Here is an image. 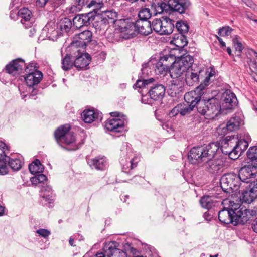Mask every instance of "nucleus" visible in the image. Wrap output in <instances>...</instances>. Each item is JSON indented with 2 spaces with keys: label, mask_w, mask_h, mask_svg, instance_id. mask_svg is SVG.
<instances>
[{
  "label": "nucleus",
  "mask_w": 257,
  "mask_h": 257,
  "mask_svg": "<svg viewBox=\"0 0 257 257\" xmlns=\"http://www.w3.org/2000/svg\"><path fill=\"white\" fill-rule=\"evenodd\" d=\"M74 66V62L71 59L70 55L66 54L61 61V68L65 71L71 69Z\"/></svg>",
  "instance_id": "obj_36"
},
{
  "label": "nucleus",
  "mask_w": 257,
  "mask_h": 257,
  "mask_svg": "<svg viewBox=\"0 0 257 257\" xmlns=\"http://www.w3.org/2000/svg\"><path fill=\"white\" fill-rule=\"evenodd\" d=\"M234 209L225 208L218 212V219L224 224L235 223Z\"/></svg>",
  "instance_id": "obj_21"
},
{
  "label": "nucleus",
  "mask_w": 257,
  "mask_h": 257,
  "mask_svg": "<svg viewBox=\"0 0 257 257\" xmlns=\"http://www.w3.org/2000/svg\"><path fill=\"white\" fill-rule=\"evenodd\" d=\"M137 34L147 36L152 32L150 21L138 20L136 21Z\"/></svg>",
  "instance_id": "obj_23"
},
{
  "label": "nucleus",
  "mask_w": 257,
  "mask_h": 257,
  "mask_svg": "<svg viewBox=\"0 0 257 257\" xmlns=\"http://www.w3.org/2000/svg\"><path fill=\"white\" fill-rule=\"evenodd\" d=\"M154 80H155L154 79L152 78L148 79H144L143 80H138L137 81V82H136L135 86L137 88H141L144 87L146 85L154 82Z\"/></svg>",
  "instance_id": "obj_50"
},
{
  "label": "nucleus",
  "mask_w": 257,
  "mask_h": 257,
  "mask_svg": "<svg viewBox=\"0 0 257 257\" xmlns=\"http://www.w3.org/2000/svg\"><path fill=\"white\" fill-rule=\"evenodd\" d=\"M176 61L187 71L193 68L194 66V59L192 56L187 55L181 56Z\"/></svg>",
  "instance_id": "obj_27"
},
{
  "label": "nucleus",
  "mask_w": 257,
  "mask_h": 257,
  "mask_svg": "<svg viewBox=\"0 0 257 257\" xmlns=\"http://www.w3.org/2000/svg\"><path fill=\"white\" fill-rule=\"evenodd\" d=\"M7 162L9 166L14 171H18L22 167V162L19 159H12L9 157Z\"/></svg>",
  "instance_id": "obj_40"
},
{
  "label": "nucleus",
  "mask_w": 257,
  "mask_h": 257,
  "mask_svg": "<svg viewBox=\"0 0 257 257\" xmlns=\"http://www.w3.org/2000/svg\"><path fill=\"white\" fill-rule=\"evenodd\" d=\"M216 38L219 41L220 45L222 48H224V47H226L225 43L223 41L222 38H221L220 37H219V36H218L217 35H216Z\"/></svg>",
  "instance_id": "obj_64"
},
{
  "label": "nucleus",
  "mask_w": 257,
  "mask_h": 257,
  "mask_svg": "<svg viewBox=\"0 0 257 257\" xmlns=\"http://www.w3.org/2000/svg\"><path fill=\"white\" fill-rule=\"evenodd\" d=\"M7 161H0V175H6L8 173V167L7 166Z\"/></svg>",
  "instance_id": "obj_55"
},
{
  "label": "nucleus",
  "mask_w": 257,
  "mask_h": 257,
  "mask_svg": "<svg viewBox=\"0 0 257 257\" xmlns=\"http://www.w3.org/2000/svg\"><path fill=\"white\" fill-rule=\"evenodd\" d=\"M139 20L147 21L151 17L150 10L149 8H142L138 13Z\"/></svg>",
  "instance_id": "obj_46"
},
{
  "label": "nucleus",
  "mask_w": 257,
  "mask_h": 257,
  "mask_svg": "<svg viewBox=\"0 0 257 257\" xmlns=\"http://www.w3.org/2000/svg\"><path fill=\"white\" fill-rule=\"evenodd\" d=\"M174 21L169 18H164L163 20L162 35H169L172 33L174 29Z\"/></svg>",
  "instance_id": "obj_30"
},
{
  "label": "nucleus",
  "mask_w": 257,
  "mask_h": 257,
  "mask_svg": "<svg viewBox=\"0 0 257 257\" xmlns=\"http://www.w3.org/2000/svg\"><path fill=\"white\" fill-rule=\"evenodd\" d=\"M70 129V125L66 124L61 126L55 131L54 136L58 143L69 145L75 143V137L73 133L69 132Z\"/></svg>",
  "instance_id": "obj_7"
},
{
  "label": "nucleus",
  "mask_w": 257,
  "mask_h": 257,
  "mask_svg": "<svg viewBox=\"0 0 257 257\" xmlns=\"http://www.w3.org/2000/svg\"><path fill=\"white\" fill-rule=\"evenodd\" d=\"M176 28L179 34L185 35L188 32L189 26L187 22L183 21H178L176 23Z\"/></svg>",
  "instance_id": "obj_39"
},
{
  "label": "nucleus",
  "mask_w": 257,
  "mask_h": 257,
  "mask_svg": "<svg viewBox=\"0 0 257 257\" xmlns=\"http://www.w3.org/2000/svg\"><path fill=\"white\" fill-rule=\"evenodd\" d=\"M111 116L115 118L107 120L105 124V128L108 130L114 132H122L124 128L125 125L127 123V117L124 115H121L117 111L111 112Z\"/></svg>",
  "instance_id": "obj_4"
},
{
  "label": "nucleus",
  "mask_w": 257,
  "mask_h": 257,
  "mask_svg": "<svg viewBox=\"0 0 257 257\" xmlns=\"http://www.w3.org/2000/svg\"><path fill=\"white\" fill-rule=\"evenodd\" d=\"M42 34L45 35L49 40H55L60 35L57 25L53 21H50L47 23L42 30Z\"/></svg>",
  "instance_id": "obj_17"
},
{
  "label": "nucleus",
  "mask_w": 257,
  "mask_h": 257,
  "mask_svg": "<svg viewBox=\"0 0 257 257\" xmlns=\"http://www.w3.org/2000/svg\"><path fill=\"white\" fill-rule=\"evenodd\" d=\"M20 3V0H11L10 8H12L13 7L18 8L19 4Z\"/></svg>",
  "instance_id": "obj_61"
},
{
  "label": "nucleus",
  "mask_w": 257,
  "mask_h": 257,
  "mask_svg": "<svg viewBox=\"0 0 257 257\" xmlns=\"http://www.w3.org/2000/svg\"><path fill=\"white\" fill-rule=\"evenodd\" d=\"M81 18L83 21V24L85 25H87L90 24V22L94 20L95 17L97 15L94 13V12H89L85 14H79Z\"/></svg>",
  "instance_id": "obj_41"
},
{
  "label": "nucleus",
  "mask_w": 257,
  "mask_h": 257,
  "mask_svg": "<svg viewBox=\"0 0 257 257\" xmlns=\"http://www.w3.org/2000/svg\"><path fill=\"white\" fill-rule=\"evenodd\" d=\"M206 72L203 69L196 65H194L193 68L186 71L185 81L189 86L196 85L202 80Z\"/></svg>",
  "instance_id": "obj_6"
},
{
  "label": "nucleus",
  "mask_w": 257,
  "mask_h": 257,
  "mask_svg": "<svg viewBox=\"0 0 257 257\" xmlns=\"http://www.w3.org/2000/svg\"><path fill=\"white\" fill-rule=\"evenodd\" d=\"M219 149V144L214 142L207 145L194 147L188 154V159L192 164L198 165L205 162L207 171L212 174H217L222 172L225 166L224 161L216 157Z\"/></svg>",
  "instance_id": "obj_1"
},
{
  "label": "nucleus",
  "mask_w": 257,
  "mask_h": 257,
  "mask_svg": "<svg viewBox=\"0 0 257 257\" xmlns=\"http://www.w3.org/2000/svg\"><path fill=\"white\" fill-rule=\"evenodd\" d=\"M234 144V142L232 140H229L225 143L221 149L223 154L228 155L231 159L236 160L242 153Z\"/></svg>",
  "instance_id": "obj_16"
},
{
  "label": "nucleus",
  "mask_w": 257,
  "mask_h": 257,
  "mask_svg": "<svg viewBox=\"0 0 257 257\" xmlns=\"http://www.w3.org/2000/svg\"><path fill=\"white\" fill-rule=\"evenodd\" d=\"M233 29L229 26L223 27L218 30V34L220 36H229L232 32Z\"/></svg>",
  "instance_id": "obj_52"
},
{
  "label": "nucleus",
  "mask_w": 257,
  "mask_h": 257,
  "mask_svg": "<svg viewBox=\"0 0 257 257\" xmlns=\"http://www.w3.org/2000/svg\"><path fill=\"white\" fill-rule=\"evenodd\" d=\"M88 164L92 168H94L98 170H104L107 166V163L106 158L96 157L88 161Z\"/></svg>",
  "instance_id": "obj_26"
},
{
  "label": "nucleus",
  "mask_w": 257,
  "mask_h": 257,
  "mask_svg": "<svg viewBox=\"0 0 257 257\" xmlns=\"http://www.w3.org/2000/svg\"><path fill=\"white\" fill-rule=\"evenodd\" d=\"M180 107L179 104L173 108L170 112L169 115L170 117H174L177 115L179 113L180 114Z\"/></svg>",
  "instance_id": "obj_57"
},
{
  "label": "nucleus",
  "mask_w": 257,
  "mask_h": 257,
  "mask_svg": "<svg viewBox=\"0 0 257 257\" xmlns=\"http://www.w3.org/2000/svg\"><path fill=\"white\" fill-rule=\"evenodd\" d=\"M26 68L24 61L22 59L18 58L13 60L7 65L5 69L8 73L15 76L21 73L23 70L24 68L26 69Z\"/></svg>",
  "instance_id": "obj_15"
},
{
  "label": "nucleus",
  "mask_w": 257,
  "mask_h": 257,
  "mask_svg": "<svg viewBox=\"0 0 257 257\" xmlns=\"http://www.w3.org/2000/svg\"><path fill=\"white\" fill-rule=\"evenodd\" d=\"M248 64L251 73V75L253 77L257 76V63L256 61L250 59L248 62Z\"/></svg>",
  "instance_id": "obj_51"
},
{
  "label": "nucleus",
  "mask_w": 257,
  "mask_h": 257,
  "mask_svg": "<svg viewBox=\"0 0 257 257\" xmlns=\"http://www.w3.org/2000/svg\"><path fill=\"white\" fill-rule=\"evenodd\" d=\"M91 60V56L88 53H82L75 59L74 66L78 70L84 69L89 65Z\"/></svg>",
  "instance_id": "obj_22"
},
{
  "label": "nucleus",
  "mask_w": 257,
  "mask_h": 257,
  "mask_svg": "<svg viewBox=\"0 0 257 257\" xmlns=\"http://www.w3.org/2000/svg\"><path fill=\"white\" fill-rule=\"evenodd\" d=\"M251 228L257 233V217L251 221Z\"/></svg>",
  "instance_id": "obj_62"
},
{
  "label": "nucleus",
  "mask_w": 257,
  "mask_h": 257,
  "mask_svg": "<svg viewBox=\"0 0 257 257\" xmlns=\"http://www.w3.org/2000/svg\"><path fill=\"white\" fill-rule=\"evenodd\" d=\"M235 225L238 224H245L250 220L251 217L257 214V207L253 209H247L245 207L239 206L234 208Z\"/></svg>",
  "instance_id": "obj_5"
},
{
  "label": "nucleus",
  "mask_w": 257,
  "mask_h": 257,
  "mask_svg": "<svg viewBox=\"0 0 257 257\" xmlns=\"http://www.w3.org/2000/svg\"><path fill=\"white\" fill-rule=\"evenodd\" d=\"M212 75H213L212 73L210 72L208 75L206 76L203 80V82L201 83L200 85L196 88L197 91L202 92V90L204 89V88L205 86H207L209 85L210 81V77H211Z\"/></svg>",
  "instance_id": "obj_53"
},
{
  "label": "nucleus",
  "mask_w": 257,
  "mask_h": 257,
  "mask_svg": "<svg viewBox=\"0 0 257 257\" xmlns=\"http://www.w3.org/2000/svg\"><path fill=\"white\" fill-rule=\"evenodd\" d=\"M39 236L43 237L45 238L48 237L50 235V232L46 229H39L36 231Z\"/></svg>",
  "instance_id": "obj_56"
},
{
  "label": "nucleus",
  "mask_w": 257,
  "mask_h": 257,
  "mask_svg": "<svg viewBox=\"0 0 257 257\" xmlns=\"http://www.w3.org/2000/svg\"><path fill=\"white\" fill-rule=\"evenodd\" d=\"M151 26L152 30H154L156 33L160 35H162L163 20L155 19L152 21Z\"/></svg>",
  "instance_id": "obj_42"
},
{
  "label": "nucleus",
  "mask_w": 257,
  "mask_h": 257,
  "mask_svg": "<svg viewBox=\"0 0 257 257\" xmlns=\"http://www.w3.org/2000/svg\"><path fill=\"white\" fill-rule=\"evenodd\" d=\"M121 32L123 33L125 39L132 38L137 35V25L135 22L127 21L120 26Z\"/></svg>",
  "instance_id": "obj_19"
},
{
  "label": "nucleus",
  "mask_w": 257,
  "mask_h": 257,
  "mask_svg": "<svg viewBox=\"0 0 257 257\" xmlns=\"http://www.w3.org/2000/svg\"><path fill=\"white\" fill-rule=\"evenodd\" d=\"M9 153V149L6 144L0 142V161H7L8 158L7 154Z\"/></svg>",
  "instance_id": "obj_44"
},
{
  "label": "nucleus",
  "mask_w": 257,
  "mask_h": 257,
  "mask_svg": "<svg viewBox=\"0 0 257 257\" xmlns=\"http://www.w3.org/2000/svg\"><path fill=\"white\" fill-rule=\"evenodd\" d=\"M232 141L235 144V146L236 148L239 149L242 153H243L248 147V143L244 139H240L236 141V139L233 138Z\"/></svg>",
  "instance_id": "obj_43"
},
{
  "label": "nucleus",
  "mask_w": 257,
  "mask_h": 257,
  "mask_svg": "<svg viewBox=\"0 0 257 257\" xmlns=\"http://www.w3.org/2000/svg\"><path fill=\"white\" fill-rule=\"evenodd\" d=\"M25 71L26 74L24 78L27 86L29 87H32L34 85H37L40 83L43 76L42 73L35 69L32 65L26 67Z\"/></svg>",
  "instance_id": "obj_9"
},
{
  "label": "nucleus",
  "mask_w": 257,
  "mask_h": 257,
  "mask_svg": "<svg viewBox=\"0 0 257 257\" xmlns=\"http://www.w3.org/2000/svg\"><path fill=\"white\" fill-rule=\"evenodd\" d=\"M175 57L172 54H167L161 57L156 64L155 67V73L157 74H165L170 72V67L174 62Z\"/></svg>",
  "instance_id": "obj_8"
},
{
  "label": "nucleus",
  "mask_w": 257,
  "mask_h": 257,
  "mask_svg": "<svg viewBox=\"0 0 257 257\" xmlns=\"http://www.w3.org/2000/svg\"><path fill=\"white\" fill-rule=\"evenodd\" d=\"M180 107V114L182 116L185 115L187 114L190 113L191 111L193 110L195 107H192L191 105L187 104H179Z\"/></svg>",
  "instance_id": "obj_48"
},
{
  "label": "nucleus",
  "mask_w": 257,
  "mask_h": 257,
  "mask_svg": "<svg viewBox=\"0 0 257 257\" xmlns=\"http://www.w3.org/2000/svg\"><path fill=\"white\" fill-rule=\"evenodd\" d=\"M257 197V194L255 193L249 188L243 191L241 195V200L243 202L250 204L252 202H255V199Z\"/></svg>",
  "instance_id": "obj_31"
},
{
  "label": "nucleus",
  "mask_w": 257,
  "mask_h": 257,
  "mask_svg": "<svg viewBox=\"0 0 257 257\" xmlns=\"http://www.w3.org/2000/svg\"><path fill=\"white\" fill-rule=\"evenodd\" d=\"M73 25L77 29L81 28L83 26L85 25L83 24V21L81 18L79 14L75 16L73 19Z\"/></svg>",
  "instance_id": "obj_54"
},
{
  "label": "nucleus",
  "mask_w": 257,
  "mask_h": 257,
  "mask_svg": "<svg viewBox=\"0 0 257 257\" xmlns=\"http://www.w3.org/2000/svg\"><path fill=\"white\" fill-rule=\"evenodd\" d=\"M48 1V0H37L36 5L41 8L43 7Z\"/></svg>",
  "instance_id": "obj_63"
},
{
  "label": "nucleus",
  "mask_w": 257,
  "mask_h": 257,
  "mask_svg": "<svg viewBox=\"0 0 257 257\" xmlns=\"http://www.w3.org/2000/svg\"><path fill=\"white\" fill-rule=\"evenodd\" d=\"M249 183V188L255 193L257 194V179L254 181L251 180Z\"/></svg>",
  "instance_id": "obj_58"
},
{
  "label": "nucleus",
  "mask_w": 257,
  "mask_h": 257,
  "mask_svg": "<svg viewBox=\"0 0 257 257\" xmlns=\"http://www.w3.org/2000/svg\"><path fill=\"white\" fill-rule=\"evenodd\" d=\"M184 73H186L185 69L178 63L176 58L174 59V62L170 67V74L173 79L178 78L181 77Z\"/></svg>",
  "instance_id": "obj_25"
},
{
  "label": "nucleus",
  "mask_w": 257,
  "mask_h": 257,
  "mask_svg": "<svg viewBox=\"0 0 257 257\" xmlns=\"http://www.w3.org/2000/svg\"><path fill=\"white\" fill-rule=\"evenodd\" d=\"M103 4L102 3H98L94 0H92L88 4L87 6L89 8L94 7L91 12H94V13L99 15L100 12V9L103 7Z\"/></svg>",
  "instance_id": "obj_45"
},
{
  "label": "nucleus",
  "mask_w": 257,
  "mask_h": 257,
  "mask_svg": "<svg viewBox=\"0 0 257 257\" xmlns=\"http://www.w3.org/2000/svg\"><path fill=\"white\" fill-rule=\"evenodd\" d=\"M221 99L223 109H231L237 104V97L230 90L227 89L222 94Z\"/></svg>",
  "instance_id": "obj_14"
},
{
  "label": "nucleus",
  "mask_w": 257,
  "mask_h": 257,
  "mask_svg": "<svg viewBox=\"0 0 257 257\" xmlns=\"http://www.w3.org/2000/svg\"><path fill=\"white\" fill-rule=\"evenodd\" d=\"M221 106L220 101L215 97L202 100L199 103L197 110L207 119H212L220 113Z\"/></svg>",
  "instance_id": "obj_2"
},
{
  "label": "nucleus",
  "mask_w": 257,
  "mask_h": 257,
  "mask_svg": "<svg viewBox=\"0 0 257 257\" xmlns=\"http://www.w3.org/2000/svg\"><path fill=\"white\" fill-rule=\"evenodd\" d=\"M203 92L197 91V88L194 91H191L186 93L184 95V99L187 104L191 105L192 107L199 106V103L202 100L201 96Z\"/></svg>",
  "instance_id": "obj_18"
},
{
  "label": "nucleus",
  "mask_w": 257,
  "mask_h": 257,
  "mask_svg": "<svg viewBox=\"0 0 257 257\" xmlns=\"http://www.w3.org/2000/svg\"><path fill=\"white\" fill-rule=\"evenodd\" d=\"M241 123V119L239 116L231 117L227 122L225 126L223 125L219 126L218 128V133L221 135H225L230 132H233L238 129Z\"/></svg>",
  "instance_id": "obj_13"
},
{
  "label": "nucleus",
  "mask_w": 257,
  "mask_h": 257,
  "mask_svg": "<svg viewBox=\"0 0 257 257\" xmlns=\"http://www.w3.org/2000/svg\"><path fill=\"white\" fill-rule=\"evenodd\" d=\"M117 14L113 11H105L102 15L100 24L107 25L114 24L116 20Z\"/></svg>",
  "instance_id": "obj_29"
},
{
  "label": "nucleus",
  "mask_w": 257,
  "mask_h": 257,
  "mask_svg": "<svg viewBox=\"0 0 257 257\" xmlns=\"http://www.w3.org/2000/svg\"><path fill=\"white\" fill-rule=\"evenodd\" d=\"M18 15L21 17V22L24 23V22L28 21L32 17L31 12L26 8H22L18 12Z\"/></svg>",
  "instance_id": "obj_35"
},
{
  "label": "nucleus",
  "mask_w": 257,
  "mask_h": 257,
  "mask_svg": "<svg viewBox=\"0 0 257 257\" xmlns=\"http://www.w3.org/2000/svg\"><path fill=\"white\" fill-rule=\"evenodd\" d=\"M118 243L110 241L105 244L103 250L107 257H126L125 251L117 248Z\"/></svg>",
  "instance_id": "obj_10"
},
{
  "label": "nucleus",
  "mask_w": 257,
  "mask_h": 257,
  "mask_svg": "<svg viewBox=\"0 0 257 257\" xmlns=\"http://www.w3.org/2000/svg\"><path fill=\"white\" fill-rule=\"evenodd\" d=\"M233 44H234L236 51L239 53L238 55H240L244 47L242 43L238 40V38L237 35L235 36L233 39Z\"/></svg>",
  "instance_id": "obj_49"
},
{
  "label": "nucleus",
  "mask_w": 257,
  "mask_h": 257,
  "mask_svg": "<svg viewBox=\"0 0 257 257\" xmlns=\"http://www.w3.org/2000/svg\"><path fill=\"white\" fill-rule=\"evenodd\" d=\"M220 185L225 192H235L239 188L240 182L237 174L229 173L224 174L221 177Z\"/></svg>",
  "instance_id": "obj_3"
},
{
  "label": "nucleus",
  "mask_w": 257,
  "mask_h": 257,
  "mask_svg": "<svg viewBox=\"0 0 257 257\" xmlns=\"http://www.w3.org/2000/svg\"><path fill=\"white\" fill-rule=\"evenodd\" d=\"M247 156L254 166L257 167V146L250 147L247 152Z\"/></svg>",
  "instance_id": "obj_37"
},
{
  "label": "nucleus",
  "mask_w": 257,
  "mask_h": 257,
  "mask_svg": "<svg viewBox=\"0 0 257 257\" xmlns=\"http://www.w3.org/2000/svg\"><path fill=\"white\" fill-rule=\"evenodd\" d=\"M140 159L138 157H134L130 161L131 163V168L132 169L134 167H136L137 165L138 162L139 161Z\"/></svg>",
  "instance_id": "obj_59"
},
{
  "label": "nucleus",
  "mask_w": 257,
  "mask_h": 257,
  "mask_svg": "<svg viewBox=\"0 0 257 257\" xmlns=\"http://www.w3.org/2000/svg\"><path fill=\"white\" fill-rule=\"evenodd\" d=\"M166 89L162 84H156L151 86L148 92L150 98L155 101L161 100L165 94Z\"/></svg>",
  "instance_id": "obj_20"
},
{
  "label": "nucleus",
  "mask_w": 257,
  "mask_h": 257,
  "mask_svg": "<svg viewBox=\"0 0 257 257\" xmlns=\"http://www.w3.org/2000/svg\"><path fill=\"white\" fill-rule=\"evenodd\" d=\"M173 1H168V3H165L164 0H153L151 3V10L155 15L162 14L164 12L170 10L173 11V7H175L173 5Z\"/></svg>",
  "instance_id": "obj_11"
},
{
  "label": "nucleus",
  "mask_w": 257,
  "mask_h": 257,
  "mask_svg": "<svg viewBox=\"0 0 257 257\" xmlns=\"http://www.w3.org/2000/svg\"><path fill=\"white\" fill-rule=\"evenodd\" d=\"M257 167L254 166L253 164H249L242 167L239 170L238 177H239V182L242 181L245 183L251 182L253 178L255 177V171Z\"/></svg>",
  "instance_id": "obj_12"
},
{
  "label": "nucleus",
  "mask_w": 257,
  "mask_h": 257,
  "mask_svg": "<svg viewBox=\"0 0 257 257\" xmlns=\"http://www.w3.org/2000/svg\"><path fill=\"white\" fill-rule=\"evenodd\" d=\"M29 169L31 174H36L42 173L44 171V167L39 160L36 159L29 165Z\"/></svg>",
  "instance_id": "obj_33"
},
{
  "label": "nucleus",
  "mask_w": 257,
  "mask_h": 257,
  "mask_svg": "<svg viewBox=\"0 0 257 257\" xmlns=\"http://www.w3.org/2000/svg\"><path fill=\"white\" fill-rule=\"evenodd\" d=\"M81 117L85 123H90L94 121L98 117L93 110H85L81 114Z\"/></svg>",
  "instance_id": "obj_32"
},
{
  "label": "nucleus",
  "mask_w": 257,
  "mask_h": 257,
  "mask_svg": "<svg viewBox=\"0 0 257 257\" xmlns=\"http://www.w3.org/2000/svg\"><path fill=\"white\" fill-rule=\"evenodd\" d=\"M92 33L89 30H85L78 34L77 36V43H79V45L83 47L86 46L92 40Z\"/></svg>",
  "instance_id": "obj_28"
},
{
  "label": "nucleus",
  "mask_w": 257,
  "mask_h": 257,
  "mask_svg": "<svg viewBox=\"0 0 257 257\" xmlns=\"http://www.w3.org/2000/svg\"><path fill=\"white\" fill-rule=\"evenodd\" d=\"M46 180L47 177L43 174H40V173L31 178V181L33 184H37L40 183H42Z\"/></svg>",
  "instance_id": "obj_47"
},
{
  "label": "nucleus",
  "mask_w": 257,
  "mask_h": 257,
  "mask_svg": "<svg viewBox=\"0 0 257 257\" xmlns=\"http://www.w3.org/2000/svg\"><path fill=\"white\" fill-rule=\"evenodd\" d=\"M149 67L148 64L146 63L142 65V68L141 69L142 74L144 75H148L149 74Z\"/></svg>",
  "instance_id": "obj_60"
},
{
  "label": "nucleus",
  "mask_w": 257,
  "mask_h": 257,
  "mask_svg": "<svg viewBox=\"0 0 257 257\" xmlns=\"http://www.w3.org/2000/svg\"><path fill=\"white\" fill-rule=\"evenodd\" d=\"M200 203L204 208L209 209L214 205L212 197L209 196H204L201 198Z\"/></svg>",
  "instance_id": "obj_38"
},
{
  "label": "nucleus",
  "mask_w": 257,
  "mask_h": 257,
  "mask_svg": "<svg viewBox=\"0 0 257 257\" xmlns=\"http://www.w3.org/2000/svg\"><path fill=\"white\" fill-rule=\"evenodd\" d=\"M172 41L176 47L180 48H184L188 44L187 37L183 34H179L175 36Z\"/></svg>",
  "instance_id": "obj_34"
},
{
  "label": "nucleus",
  "mask_w": 257,
  "mask_h": 257,
  "mask_svg": "<svg viewBox=\"0 0 257 257\" xmlns=\"http://www.w3.org/2000/svg\"><path fill=\"white\" fill-rule=\"evenodd\" d=\"M72 23L71 20L68 18H64L60 20L57 24V28L59 29L60 34H69L71 31Z\"/></svg>",
  "instance_id": "obj_24"
}]
</instances>
